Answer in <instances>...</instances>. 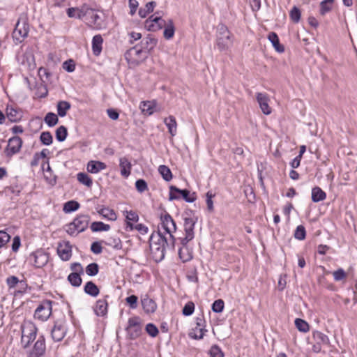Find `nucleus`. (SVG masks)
Returning a JSON list of instances; mask_svg holds the SVG:
<instances>
[{"label": "nucleus", "mask_w": 357, "mask_h": 357, "mask_svg": "<svg viewBox=\"0 0 357 357\" xmlns=\"http://www.w3.org/2000/svg\"><path fill=\"white\" fill-rule=\"evenodd\" d=\"M146 331L153 337L157 336L159 332L158 328L153 324H148L146 326Z\"/></svg>", "instance_id": "052dcab7"}, {"label": "nucleus", "mask_w": 357, "mask_h": 357, "mask_svg": "<svg viewBox=\"0 0 357 357\" xmlns=\"http://www.w3.org/2000/svg\"><path fill=\"white\" fill-rule=\"evenodd\" d=\"M119 167L121 176L125 178L128 177L130 174L132 165L127 158L122 157L119 159Z\"/></svg>", "instance_id": "5701e85b"}, {"label": "nucleus", "mask_w": 357, "mask_h": 357, "mask_svg": "<svg viewBox=\"0 0 357 357\" xmlns=\"http://www.w3.org/2000/svg\"><path fill=\"white\" fill-rule=\"evenodd\" d=\"M129 228L130 230L135 229L141 234H145L148 232V227L143 224H137L134 225L132 223L127 222L126 229Z\"/></svg>", "instance_id": "37998d69"}, {"label": "nucleus", "mask_w": 357, "mask_h": 357, "mask_svg": "<svg viewBox=\"0 0 357 357\" xmlns=\"http://www.w3.org/2000/svg\"><path fill=\"white\" fill-rule=\"evenodd\" d=\"M126 330L130 339L134 340L137 338L140 335L142 331L139 318L137 317L130 318Z\"/></svg>", "instance_id": "4468645a"}, {"label": "nucleus", "mask_w": 357, "mask_h": 357, "mask_svg": "<svg viewBox=\"0 0 357 357\" xmlns=\"http://www.w3.org/2000/svg\"><path fill=\"white\" fill-rule=\"evenodd\" d=\"M165 26L163 36L167 40L173 38L175 32V27L172 20H169L167 22L163 20L160 16L151 15L145 21V27L151 31H155L161 29Z\"/></svg>", "instance_id": "f03ea898"}, {"label": "nucleus", "mask_w": 357, "mask_h": 357, "mask_svg": "<svg viewBox=\"0 0 357 357\" xmlns=\"http://www.w3.org/2000/svg\"><path fill=\"white\" fill-rule=\"evenodd\" d=\"M84 291L86 294L93 297H96L100 293L98 287L92 281H89L86 283Z\"/></svg>", "instance_id": "c756f323"}, {"label": "nucleus", "mask_w": 357, "mask_h": 357, "mask_svg": "<svg viewBox=\"0 0 357 357\" xmlns=\"http://www.w3.org/2000/svg\"><path fill=\"white\" fill-rule=\"evenodd\" d=\"M102 43L103 39L100 34L93 36L92 40V50L94 55L98 56L100 54Z\"/></svg>", "instance_id": "cd10ccee"}, {"label": "nucleus", "mask_w": 357, "mask_h": 357, "mask_svg": "<svg viewBox=\"0 0 357 357\" xmlns=\"http://www.w3.org/2000/svg\"><path fill=\"white\" fill-rule=\"evenodd\" d=\"M77 16L78 19L82 20L89 27L93 29L100 30L104 26L103 20L98 11L86 5L79 8V14Z\"/></svg>", "instance_id": "7ed1b4c3"}, {"label": "nucleus", "mask_w": 357, "mask_h": 357, "mask_svg": "<svg viewBox=\"0 0 357 357\" xmlns=\"http://www.w3.org/2000/svg\"><path fill=\"white\" fill-rule=\"evenodd\" d=\"M89 221V215H79L67 225L66 232L70 236H75L88 227Z\"/></svg>", "instance_id": "423d86ee"}, {"label": "nucleus", "mask_w": 357, "mask_h": 357, "mask_svg": "<svg viewBox=\"0 0 357 357\" xmlns=\"http://www.w3.org/2000/svg\"><path fill=\"white\" fill-rule=\"evenodd\" d=\"M45 339L43 335H40L29 351L27 357H45Z\"/></svg>", "instance_id": "2eb2a0df"}, {"label": "nucleus", "mask_w": 357, "mask_h": 357, "mask_svg": "<svg viewBox=\"0 0 357 357\" xmlns=\"http://www.w3.org/2000/svg\"><path fill=\"white\" fill-rule=\"evenodd\" d=\"M98 213L102 215L104 218L109 220H116L117 215L113 209L109 208H102L98 211Z\"/></svg>", "instance_id": "72a5a7b5"}, {"label": "nucleus", "mask_w": 357, "mask_h": 357, "mask_svg": "<svg viewBox=\"0 0 357 357\" xmlns=\"http://www.w3.org/2000/svg\"><path fill=\"white\" fill-rule=\"evenodd\" d=\"M37 328L35 324L30 321H24L21 326V343L24 348H27L31 342H32L36 337Z\"/></svg>", "instance_id": "39448f33"}, {"label": "nucleus", "mask_w": 357, "mask_h": 357, "mask_svg": "<svg viewBox=\"0 0 357 357\" xmlns=\"http://www.w3.org/2000/svg\"><path fill=\"white\" fill-rule=\"evenodd\" d=\"M217 29L216 45L220 51H226L233 45V36L223 24H220Z\"/></svg>", "instance_id": "20e7f679"}, {"label": "nucleus", "mask_w": 357, "mask_h": 357, "mask_svg": "<svg viewBox=\"0 0 357 357\" xmlns=\"http://www.w3.org/2000/svg\"><path fill=\"white\" fill-rule=\"evenodd\" d=\"M10 236L5 231H0V249L4 247L10 241Z\"/></svg>", "instance_id": "13d9d810"}, {"label": "nucleus", "mask_w": 357, "mask_h": 357, "mask_svg": "<svg viewBox=\"0 0 357 357\" xmlns=\"http://www.w3.org/2000/svg\"><path fill=\"white\" fill-rule=\"evenodd\" d=\"M195 310V304L192 301L188 302L183 308L182 312L185 316L191 315Z\"/></svg>", "instance_id": "864d4df0"}, {"label": "nucleus", "mask_w": 357, "mask_h": 357, "mask_svg": "<svg viewBox=\"0 0 357 357\" xmlns=\"http://www.w3.org/2000/svg\"><path fill=\"white\" fill-rule=\"evenodd\" d=\"M106 167V165L102 162L91 160L88 162L86 169L91 174H97L101 170L105 169Z\"/></svg>", "instance_id": "b1692460"}, {"label": "nucleus", "mask_w": 357, "mask_h": 357, "mask_svg": "<svg viewBox=\"0 0 357 357\" xmlns=\"http://www.w3.org/2000/svg\"><path fill=\"white\" fill-rule=\"evenodd\" d=\"M164 123L168 128L169 132L172 136H174L176 133L177 124L175 118L173 116H169L168 118L165 119Z\"/></svg>", "instance_id": "473e14b6"}, {"label": "nucleus", "mask_w": 357, "mask_h": 357, "mask_svg": "<svg viewBox=\"0 0 357 357\" xmlns=\"http://www.w3.org/2000/svg\"><path fill=\"white\" fill-rule=\"evenodd\" d=\"M66 334V324L63 320H58L55 322L51 331L52 338L55 342H59L63 339Z\"/></svg>", "instance_id": "dca6fc26"}, {"label": "nucleus", "mask_w": 357, "mask_h": 357, "mask_svg": "<svg viewBox=\"0 0 357 357\" xmlns=\"http://www.w3.org/2000/svg\"><path fill=\"white\" fill-rule=\"evenodd\" d=\"M29 31V26L27 17L22 15L19 17L13 33V37L18 43H21L27 37Z\"/></svg>", "instance_id": "6e6552de"}, {"label": "nucleus", "mask_w": 357, "mask_h": 357, "mask_svg": "<svg viewBox=\"0 0 357 357\" xmlns=\"http://www.w3.org/2000/svg\"><path fill=\"white\" fill-rule=\"evenodd\" d=\"M6 116L11 122H17L21 119L20 112L12 107H7Z\"/></svg>", "instance_id": "f704fd0d"}, {"label": "nucleus", "mask_w": 357, "mask_h": 357, "mask_svg": "<svg viewBox=\"0 0 357 357\" xmlns=\"http://www.w3.org/2000/svg\"><path fill=\"white\" fill-rule=\"evenodd\" d=\"M174 236H166L159 229L150 237V250L153 259L156 262L161 261L167 251H174L175 248Z\"/></svg>", "instance_id": "f257e3e1"}, {"label": "nucleus", "mask_w": 357, "mask_h": 357, "mask_svg": "<svg viewBox=\"0 0 357 357\" xmlns=\"http://www.w3.org/2000/svg\"><path fill=\"white\" fill-rule=\"evenodd\" d=\"M156 102L155 101H143L141 102L140 109L146 115H151L155 111Z\"/></svg>", "instance_id": "a878e982"}, {"label": "nucleus", "mask_w": 357, "mask_h": 357, "mask_svg": "<svg viewBox=\"0 0 357 357\" xmlns=\"http://www.w3.org/2000/svg\"><path fill=\"white\" fill-rule=\"evenodd\" d=\"M158 40L154 37L149 35L147 37L144 38L140 43V48L139 49L137 46H135L130 48L126 54V57L128 59V56L131 55H139L142 51H146L149 52L151 51L157 45Z\"/></svg>", "instance_id": "0eeeda50"}, {"label": "nucleus", "mask_w": 357, "mask_h": 357, "mask_svg": "<svg viewBox=\"0 0 357 357\" xmlns=\"http://www.w3.org/2000/svg\"><path fill=\"white\" fill-rule=\"evenodd\" d=\"M209 354L211 357H224V354L218 345L211 347Z\"/></svg>", "instance_id": "6e6d98bb"}, {"label": "nucleus", "mask_w": 357, "mask_h": 357, "mask_svg": "<svg viewBox=\"0 0 357 357\" xmlns=\"http://www.w3.org/2000/svg\"><path fill=\"white\" fill-rule=\"evenodd\" d=\"M334 0H324L320 3V14L325 15L333 8Z\"/></svg>", "instance_id": "4c0bfd02"}, {"label": "nucleus", "mask_w": 357, "mask_h": 357, "mask_svg": "<svg viewBox=\"0 0 357 357\" xmlns=\"http://www.w3.org/2000/svg\"><path fill=\"white\" fill-rule=\"evenodd\" d=\"M33 259V266L36 268H42L47 264L49 260L48 255L43 251H36L31 255Z\"/></svg>", "instance_id": "aec40b11"}, {"label": "nucleus", "mask_w": 357, "mask_h": 357, "mask_svg": "<svg viewBox=\"0 0 357 357\" xmlns=\"http://www.w3.org/2000/svg\"><path fill=\"white\" fill-rule=\"evenodd\" d=\"M181 245L178 248V256L183 262L188 261L192 258V252L188 248L187 244Z\"/></svg>", "instance_id": "bb28decb"}, {"label": "nucleus", "mask_w": 357, "mask_h": 357, "mask_svg": "<svg viewBox=\"0 0 357 357\" xmlns=\"http://www.w3.org/2000/svg\"><path fill=\"white\" fill-rule=\"evenodd\" d=\"M333 275L335 281H340L344 279L347 276L346 273L342 268H339L334 271Z\"/></svg>", "instance_id": "680f3d73"}, {"label": "nucleus", "mask_w": 357, "mask_h": 357, "mask_svg": "<svg viewBox=\"0 0 357 357\" xmlns=\"http://www.w3.org/2000/svg\"><path fill=\"white\" fill-rule=\"evenodd\" d=\"M290 18L295 23H298L300 20L301 11L296 6H294L290 11Z\"/></svg>", "instance_id": "4d7b16f0"}, {"label": "nucleus", "mask_w": 357, "mask_h": 357, "mask_svg": "<svg viewBox=\"0 0 357 357\" xmlns=\"http://www.w3.org/2000/svg\"><path fill=\"white\" fill-rule=\"evenodd\" d=\"M182 197L187 202L192 203L196 200L195 193L190 194V191L185 190H180L176 186H171L169 188V200L178 199Z\"/></svg>", "instance_id": "1a4fd4ad"}, {"label": "nucleus", "mask_w": 357, "mask_h": 357, "mask_svg": "<svg viewBox=\"0 0 357 357\" xmlns=\"http://www.w3.org/2000/svg\"><path fill=\"white\" fill-rule=\"evenodd\" d=\"M160 225L161 228L164 230V232L162 233L166 236H173V233L176 230V226L174 220L167 213H165L164 215H161Z\"/></svg>", "instance_id": "9b49d317"}, {"label": "nucleus", "mask_w": 357, "mask_h": 357, "mask_svg": "<svg viewBox=\"0 0 357 357\" xmlns=\"http://www.w3.org/2000/svg\"><path fill=\"white\" fill-rule=\"evenodd\" d=\"M224 301L222 299H218L213 303L212 310L216 313L222 312L224 309Z\"/></svg>", "instance_id": "603ef678"}, {"label": "nucleus", "mask_w": 357, "mask_h": 357, "mask_svg": "<svg viewBox=\"0 0 357 357\" xmlns=\"http://www.w3.org/2000/svg\"><path fill=\"white\" fill-rule=\"evenodd\" d=\"M77 178L79 183L87 187L92 185L93 181L91 177L86 173L80 172L77 174Z\"/></svg>", "instance_id": "a19ab883"}, {"label": "nucleus", "mask_w": 357, "mask_h": 357, "mask_svg": "<svg viewBox=\"0 0 357 357\" xmlns=\"http://www.w3.org/2000/svg\"><path fill=\"white\" fill-rule=\"evenodd\" d=\"M158 172L161 174L163 179L169 181L172 178V174L170 169L166 165H160L158 167Z\"/></svg>", "instance_id": "ea45409f"}, {"label": "nucleus", "mask_w": 357, "mask_h": 357, "mask_svg": "<svg viewBox=\"0 0 357 357\" xmlns=\"http://www.w3.org/2000/svg\"><path fill=\"white\" fill-rule=\"evenodd\" d=\"M256 99L263 114L265 115L271 114L272 109L268 105L270 101L268 95L266 93L258 92L256 93Z\"/></svg>", "instance_id": "f3484780"}, {"label": "nucleus", "mask_w": 357, "mask_h": 357, "mask_svg": "<svg viewBox=\"0 0 357 357\" xmlns=\"http://www.w3.org/2000/svg\"><path fill=\"white\" fill-rule=\"evenodd\" d=\"M44 121L48 126L53 127L58 123L59 119L57 115H56L54 113L48 112L46 114Z\"/></svg>", "instance_id": "79ce46f5"}, {"label": "nucleus", "mask_w": 357, "mask_h": 357, "mask_svg": "<svg viewBox=\"0 0 357 357\" xmlns=\"http://www.w3.org/2000/svg\"><path fill=\"white\" fill-rule=\"evenodd\" d=\"M196 321L197 326L189 333V336L195 340H200L203 338L206 330L203 328L204 320L202 318L197 317Z\"/></svg>", "instance_id": "6ab92c4d"}, {"label": "nucleus", "mask_w": 357, "mask_h": 357, "mask_svg": "<svg viewBox=\"0 0 357 357\" xmlns=\"http://www.w3.org/2000/svg\"><path fill=\"white\" fill-rule=\"evenodd\" d=\"M196 220L192 218H184V231L185 237L180 238L181 245L188 244V243L192 241L195 237L194 229Z\"/></svg>", "instance_id": "f8f14e48"}, {"label": "nucleus", "mask_w": 357, "mask_h": 357, "mask_svg": "<svg viewBox=\"0 0 357 357\" xmlns=\"http://www.w3.org/2000/svg\"><path fill=\"white\" fill-rule=\"evenodd\" d=\"M99 266L96 263H91L86 267V273L89 276H95L98 274Z\"/></svg>", "instance_id": "09e8293b"}, {"label": "nucleus", "mask_w": 357, "mask_h": 357, "mask_svg": "<svg viewBox=\"0 0 357 357\" xmlns=\"http://www.w3.org/2000/svg\"><path fill=\"white\" fill-rule=\"evenodd\" d=\"M52 302L49 300L43 301L35 311V319L41 321L47 320L52 314Z\"/></svg>", "instance_id": "9d476101"}, {"label": "nucleus", "mask_w": 357, "mask_h": 357, "mask_svg": "<svg viewBox=\"0 0 357 357\" xmlns=\"http://www.w3.org/2000/svg\"><path fill=\"white\" fill-rule=\"evenodd\" d=\"M58 115L63 117L66 115L67 112L70 109L71 105L69 102L65 100L59 101L57 103Z\"/></svg>", "instance_id": "7c9ffc66"}, {"label": "nucleus", "mask_w": 357, "mask_h": 357, "mask_svg": "<svg viewBox=\"0 0 357 357\" xmlns=\"http://www.w3.org/2000/svg\"><path fill=\"white\" fill-rule=\"evenodd\" d=\"M306 231L303 225H298L294 232V237L300 241L304 240L305 238Z\"/></svg>", "instance_id": "3c124183"}, {"label": "nucleus", "mask_w": 357, "mask_h": 357, "mask_svg": "<svg viewBox=\"0 0 357 357\" xmlns=\"http://www.w3.org/2000/svg\"><path fill=\"white\" fill-rule=\"evenodd\" d=\"M79 204L76 201H68L63 206V211L66 213L75 211L79 208Z\"/></svg>", "instance_id": "c03bdc74"}, {"label": "nucleus", "mask_w": 357, "mask_h": 357, "mask_svg": "<svg viewBox=\"0 0 357 357\" xmlns=\"http://www.w3.org/2000/svg\"><path fill=\"white\" fill-rule=\"evenodd\" d=\"M57 254L63 261H68L72 256V246L69 241L59 242L57 247Z\"/></svg>", "instance_id": "a211bd4d"}, {"label": "nucleus", "mask_w": 357, "mask_h": 357, "mask_svg": "<svg viewBox=\"0 0 357 357\" xmlns=\"http://www.w3.org/2000/svg\"><path fill=\"white\" fill-rule=\"evenodd\" d=\"M40 139L44 145H50L52 143V135L48 131L43 132L40 134Z\"/></svg>", "instance_id": "8fccbe9b"}, {"label": "nucleus", "mask_w": 357, "mask_h": 357, "mask_svg": "<svg viewBox=\"0 0 357 357\" xmlns=\"http://www.w3.org/2000/svg\"><path fill=\"white\" fill-rule=\"evenodd\" d=\"M326 195L319 187H314L312 190V200L319 202L326 199Z\"/></svg>", "instance_id": "2f4dec72"}, {"label": "nucleus", "mask_w": 357, "mask_h": 357, "mask_svg": "<svg viewBox=\"0 0 357 357\" xmlns=\"http://www.w3.org/2000/svg\"><path fill=\"white\" fill-rule=\"evenodd\" d=\"M268 38L277 52L282 53L284 51V47L280 43L278 36L275 33H270L268 34Z\"/></svg>", "instance_id": "c85d7f7f"}, {"label": "nucleus", "mask_w": 357, "mask_h": 357, "mask_svg": "<svg viewBox=\"0 0 357 357\" xmlns=\"http://www.w3.org/2000/svg\"><path fill=\"white\" fill-rule=\"evenodd\" d=\"M126 220H128V222H130V221H132V222H137L138 220H139V216L137 215V213L133 211H126Z\"/></svg>", "instance_id": "e2e57ef3"}, {"label": "nucleus", "mask_w": 357, "mask_h": 357, "mask_svg": "<svg viewBox=\"0 0 357 357\" xmlns=\"http://www.w3.org/2000/svg\"><path fill=\"white\" fill-rule=\"evenodd\" d=\"M295 325L297 329L301 332L306 333L310 330L309 324L303 319L299 318L296 319Z\"/></svg>", "instance_id": "a18cd8bd"}, {"label": "nucleus", "mask_w": 357, "mask_h": 357, "mask_svg": "<svg viewBox=\"0 0 357 357\" xmlns=\"http://www.w3.org/2000/svg\"><path fill=\"white\" fill-rule=\"evenodd\" d=\"M108 303L106 299H99L96 301L94 311L98 316H105L107 313Z\"/></svg>", "instance_id": "393cba45"}, {"label": "nucleus", "mask_w": 357, "mask_h": 357, "mask_svg": "<svg viewBox=\"0 0 357 357\" xmlns=\"http://www.w3.org/2000/svg\"><path fill=\"white\" fill-rule=\"evenodd\" d=\"M102 250V248L101 245L98 242H94V243H93L91 244V250L94 254H100V253H101Z\"/></svg>", "instance_id": "338daca9"}, {"label": "nucleus", "mask_w": 357, "mask_h": 357, "mask_svg": "<svg viewBox=\"0 0 357 357\" xmlns=\"http://www.w3.org/2000/svg\"><path fill=\"white\" fill-rule=\"evenodd\" d=\"M67 128L63 126H59L56 130V138L59 142H63L67 137Z\"/></svg>", "instance_id": "de8ad7c7"}, {"label": "nucleus", "mask_w": 357, "mask_h": 357, "mask_svg": "<svg viewBox=\"0 0 357 357\" xmlns=\"http://www.w3.org/2000/svg\"><path fill=\"white\" fill-rule=\"evenodd\" d=\"M21 245L20 238L17 236H15L13 240L12 250L13 252H17Z\"/></svg>", "instance_id": "774afa93"}, {"label": "nucleus", "mask_w": 357, "mask_h": 357, "mask_svg": "<svg viewBox=\"0 0 357 357\" xmlns=\"http://www.w3.org/2000/svg\"><path fill=\"white\" fill-rule=\"evenodd\" d=\"M312 351L315 353H319L323 346H329L330 340L328 336L323 333L315 331L312 333Z\"/></svg>", "instance_id": "ddd939ff"}, {"label": "nucleus", "mask_w": 357, "mask_h": 357, "mask_svg": "<svg viewBox=\"0 0 357 357\" xmlns=\"http://www.w3.org/2000/svg\"><path fill=\"white\" fill-rule=\"evenodd\" d=\"M19 282L22 285V288L24 289L26 287V284L24 283L23 281L20 282L16 276L12 275L6 279V283L9 288L15 287Z\"/></svg>", "instance_id": "49530a36"}, {"label": "nucleus", "mask_w": 357, "mask_h": 357, "mask_svg": "<svg viewBox=\"0 0 357 357\" xmlns=\"http://www.w3.org/2000/svg\"><path fill=\"white\" fill-rule=\"evenodd\" d=\"M22 140L20 137L15 136L10 138L8 141L7 150L11 155L18 153L22 147Z\"/></svg>", "instance_id": "412c9836"}, {"label": "nucleus", "mask_w": 357, "mask_h": 357, "mask_svg": "<svg viewBox=\"0 0 357 357\" xmlns=\"http://www.w3.org/2000/svg\"><path fill=\"white\" fill-rule=\"evenodd\" d=\"M214 196V194H213L210 191L206 193V204L208 210L210 211H212L213 210V202L212 201V198Z\"/></svg>", "instance_id": "0e129e2a"}, {"label": "nucleus", "mask_w": 357, "mask_h": 357, "mask_svg": "<svg viewBox=\"0 0 357 357\" xmlns=\"http://www.w3.org/2000/svg\"><path fill=\"white\" fill-rule=\"evenodd\" d=\"M138 298L135 295H131L126 298L127 304L132 309H135L137 307Z\"/></svg>", "instance_id": "bf43d9fd"}, {"label": "nucleus", "mask_w": 357, "mask_h": 357, "mask_svg": "<svg viewBox=\"0 0 357 357\" xmlns=\"http://www.w3.org/2000/svg\"><path fill=\"white\" fill-rule=\"evenodd\" d=\"M141 303L144 312L147 314L153 313L157 308L155 302L147 296L142 298Z\"/></svg>", "instance_id": "4be33fe9"}, {"label": "nucleus", "mask_w": 357, "mask_h": 357, "mask_svg": "<svg viewBox=\"0 0 357 357\" xmlns=\"http://www.w3.org/2000/svg\"><path fill=\"white\" fill-rule=\"evenodd\" d=\"M156 6L155 1H150L145 5L144 8H140L139 10V15L142 18H145L148 14L153 11L154 8Z\"/></svg>", "instance_id": "c9c22d12"}, {"label": "nucleus", "mask_w": 357, "mask_h": 357, "mask_svg": "<svg viewBox=\"0 0 357 357\" xmlns=\"http://www.w3.org/2000/svg\"><path fill=\"white\" fill-rule=\"evenodd\" d=\"M82 273H71L68 276V280L70 284L73 287H79L82 284V280L80 277V274Z\"/></svg>", "instance_id": "e433bc0d"}, {"label": "nucleus", "mask_w": 357, "mask_h": 357, "mask_svg": "<svg viewBox=\"0 0 357 357\" xmlns=\"http://www.w3.org/2000/svg\"><path fill=\"white\" fill-rule=\"evenodd\" d=\"M139 3L137 0H129V8H130V15H134L136 13V10L138 8Z\"/></svg>", "instance_id": "69168bd1"}, {"label": "nucleus", "mask_w": 357, "mask_h": 357, "mask_svg": "<svg viewBox=\"0 0 357 357\" xmlns=\"http://www.w3.org/2000/svg\"><path fill=\"white\" fill-rule=\"evenodd\" d=\"M135 187L137 190L142 193L148 190V185L144 179H138L135 182Z\"/></svg>", "instance_id": "5fc2aeb1"}, {"label": "nucleus", "mask_w": 357, "mask_h": 357, "mask_svg": "<svg viewBox=\"0 0 357 357\" xmlns=\"http://www.w3.org/2000/svg\"><path fill=\"white\" fill-rule=\"evenodd\" d=\"M110 229L109 225L105 224L102 222H93L91 225V229L93 232L108 231Z\"/></svg>", "instance_id": "58836bf2"}]
</instances>
